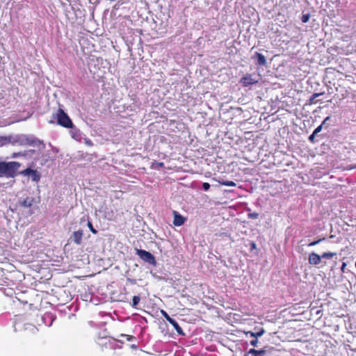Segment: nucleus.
Wrapping results in <instances>:
<instances>
[{"mask_svg": "<svg viewBox=\"0 0 356 356\" xmlns=\"http://www.w3.org/2000/svg\"><path fill=\"white\" fill-rule=\"evenodd\" d=\"M20 165L16 161L0 162V177H13Z\"/></svg>", "mask_w": 356, "mask_h": 356, "instance_id": "obj_1", "label": "nucleus"}, {"mask_svg": "<svg viewBox=\"0 0 356 356\" xmlns=\"http://www.w3.org/2000/svg\"><path fill=\"white\" fill-rule=\"evenodd\" d=\"M15 143L21 146L29 145L37 147L38 150H42L45 147V145L43 141H41L36 138L26 136H18L15 140Z\"/></svg>", "mask_w": 356, "mask_h": 356, "instance_id": "obj_2", "label": "nucleus"}, {"mask_svg": "<svg viewBox=\"0 0 356 356\" xmlns=\"http://www.w3.org/2000/svg\"><path fill=\"white\" fill-rule=\"evenodd\" d=\"M56 118L57 120L58 124L63 127L69 129L74 127L72 121L62 108H59L57 111Z\"/></svg>", "mask_w": 356, "mask_h": 356, "instance_id": "obj_3", "label": "nucleus"}, {"mask_svg": "<svg viewBox=\"0 0 356 356\" xmlns=\"http://www.w3.org/2000/svg\"><path fill=\"white\" fill-rule=\"evenodd\" d=\"M20 174L24 177H30L32 181L38 182L41 179V174L37 170L27 168L22 170Z\"/></svg>", "mask_w": 356, "mask_h": 356, "instance_id": "obj_4", "label": "nucleus"}, {"mask_svg": "<svg viewBox=\"0 0 356 356\" xmlns=\"http://www.w3.org/2000/svg\"><path fill=\"white\" fill-rule=\"evenodd\" d=\"M136 254L144 261L149 263V264L155 265L156 259L154 255L145 250H136Z\"/></svg>", "mask_w": 356, "mask_h": 356, "instance_id": "obj_5", "label": "nucleus"}, {"mask_svg": "<svg viewBox=\"0 0 356 356\" xmlns=\"http://www.w3.org/2000/svg\"><path fill=\"white\" fill-rule=\"evenodd\" d=\"M34 204V198L32 197H26L24 200H20L18 202V206L24 209H28L27 213L28 215H32L33 213V211L32 210V207Z\"/></svg>", "mask_w": 356, "mask_h": 356, "instance_id": "obj_6", "label": "nucleus"}, {"mask_svg": "<svg viewBox=\"0 0 356 356\" xmlns=\"http://www.w3.org/2000/svg\"><path fill=\"white\" fill-rule=\"evenodd\" d=\"M174 215V219H173V224L175 226H181L184 224L186 219L181 215H180L177 211H173Z\"/></svg>", "mask_w": 356, "mask_h": 356, "instance_id": "obj_7", "label": "nucleus"}, {"mask_svg": "<svg viewBox=\"0 0 356 356\" xmlns=\"http://www.w3.org/2000/svg\"><path fill=\"white\" fill-rule=\"evenodd\" d=\"M35 153L34 149H29L23 152H13L11 157L17 158L19 156L31 157Z\"/></svg>", "mask_w": 356, "mask_h": 356, "instance_id": "obj_8", "label": "nucleus"}, {"mask_svg": "<svg viewBox=\"0 0 356 356\" xmlns=\"http://www.w3.org/2000/svg\"><path fill=\"white\" fill-rule=\"evenodd\" d=\"M83 235V232L82 229L74 232L72 236L74 243L79 245H81L82 243Z\"/></svg>", "mask_w": 356, "mask_h": 356, "instance_id": "obj_9", "label": "nucleus"}, {"mask_svg": "<svg viewBox=\"0 0 356 356\" xmlns=\"http://www.w3.org/2000/svg\"><path fill=\"white\" fill-rule=\"evenodd\" d=\"M257 81L254 80L250 74H247L241 78V83L243 86H248L249 85L254 84Z\"/></svg>", "mask_w": 356, "mask_h": 356, "instance_id": "obj_10", "label": "nucleus"}, {"mask_svg": "<svg viewBox=\"0 0 356 356\" xmlns=\"http://www.w3.org/2000/svg\"><path fill=\"white\" fill-rule=\"evenodd\" d=\"M321 256L314 252H312L309 254L308 260L310 264L317 265L321 262Z\"/></svg>", "mask_w": 356, "mask_h": 356, "instance_id": "obj_11", "label": "nucleus"}, {"mask_svg": "<svg viewBox=\"0 0 356 356\" xmlns=\"http://www.w3.org/2000/svg\"><path fill=\"white\" fill-rule=\"evenodd\" d=\"M255 56L257 58V64L261 66H264L266 65V59L265 56L258 52H256Z\"/></svg>", "mask_w": 356, "mask_h": 356, "instance_id": "obj_12", "label": "nucleus"}, {"mask_svg": "<svg viewBox=\"0 0 356 356\" xmlns=\"http://www.w3.org/2000/svg\"><path fill=\"white\" fill-rule=\"evenodd\" d=\"M170 323L173 326L175 330L177 331V332L179 335H181V336L184 335V333L181 327L179 326L178 323L175 319L171 320V322H170Z\"/></svg>", "mask_w": 356, "mask_h": 356, "instance_id": "obj_13", "label": "nucleus"}, {"mask_svg": "<svg viewBox=\"0 0 356 356\" xmlns=\"http://www.w3.org/2000/svg\"><path fill=\"white\" fill-rule=\"evenodd\" d=\"M213 181L218 182L220 185L227 186H236V183L233 181H225L220 180L215 177L212 179Z\"/></svg>", "mask_w": 356, "mask_h": 356, "instance_id": "obj_14", "label": "nucleus"}, {"mask_svg": "<svg viewBox=\"0 0 356 356\" xmlns=\"http://www.w3.org/2000/svg\"><path fill=\"white\" fill-rule=\"evenodd\" d=\"M265 332L264 330L262 328L260 331L257 332H253L252 331H248L246 332V334H250V337H254L255 339H257V337H261L264 333Z\"/></svg>", "mask_w": 356, "mask_h": 356, "instance_id": "obj_15", "label": "nucleus"}, {"mask_svg": "<svg viewBox=\"0 0 356 356\" xmlns=\"http://www.w3.org/2000/svg\"><path fill=\"white\" fill-rule=\"evenodd\" d=\"M250 353H252L254 356H264L266 353V350H256V349H250Z\"/></svg>", "mask_w": 356, "mask_h": 356, "instance_id": "obj_16", "label": "nucleus"}, {"mask_svg": "<svg viewBox=\"0 0 356 356\" xmlns=\"http://www.w3.org/2000/svg\"><path fill=\"white\" fill-rule=\"evenodd\" d=\"M322 93H314L313 94L309 99L308 102L309 104H316L318 101L316 100V98L321 95Z\"/></svg>", "mask_w": 356, "mask_h": 356, "instance_id": "obj_17", "label": "nucleus"}, {"mask_svg": "<svg viewBox=\"0 0 356 356\" xmlns=\"http://www.w3.org/2000/svg\"><path fill=\"white\" fill-rule=\"evenodd\" d=\"M330 117H327L324 120L323 122H322V124L321 125H319L318 127H317L314 131H313V133H314V134H317L318 133H319L321 130H322V127H323V125L326 122V121L329 120H330Z\"/></svg>", "mask_w": 356, "mask_h": 356, "instance_id": "obj_18", "label": "nucleus"}, {"mask_svg": "<svg viewBox=\"0 0 356 356\" xmlns=\"http://www.w3.org/2000/svg\"><path fill=\"white\" fill-rule=\"evenodd\" d=\"M140 296H134L133 297V301H132V303H131V306L134 308H137V306H138V303L140 302Z\"/></svg>", "mask_w": 356, "mask_h": 356, "instance_id": "obj_19", "label": "nucleus"}, {"mask_svg": "<svg viewBox=\"0 0 356 356\" xmlns=\"http://www.w3.org/2000/svg\"><path fill=\"white\" fill-rule=\"evenodd\" d=\"M161 313L162 314V316L166 319L167 321H168L169 323L171 322V320H172L173 318H171L168 314V313L164 311V310H161Z\"/></svg>", "mask_w": 356, "mask_h": 356, "instance_id": "obj_20", "label": "nucleus"}, {"mask_svg": "<svg viewBox=\"0 0 356 356\" xmlns=\"http://www.w3.org/2000/svg\"><path fill=\"white\" fill-rule=\"evenodd\" d=\"M89 229L90 230V232L94 234H96L97 233V229H95L92 224V222L90 221H88V224H87Z\"/></svg>", "mask_w": 356, "mask_h": 356, "instance_id": "obj_21", "label": "nucleus"}, {"mask_svg": "<svg viewBox=\"0 0 356 356\" xmlns=\"http://www.w3.org/2000/svg\"><path fill=\"white\" fill-rule=\"evenodd\" d=\"M309 18H310V14H309V13L304 14V15H302V16L301 17V20L303 23H307L309 20Z\"/></svg>", "mask_w": 356, "mask_h": 356, "instance_id": "obj_22", "label": "nucleus"}, {"mask_svg": "<svg viewBox=\"0 0 356 356\" xmlns=\"http://www.w3.org/2000/svg\"><path fill=\"white\" fill-rule=\"evenodd\" d=\"M322 240H324V238H318L316 241L309 243L308 246H314V245L318 244Z\"/></svg>", "mask_w": 356, "mask_h": 356, "instance_id": "obj_23", "label": "nucleus"}, {"mask_svg": "<svg viewBox=\"0 0 356 356\" xmlns=\"http://www.w3.org/2000/svg\"><path fill=\"white\" fill-rule=\"evenodd\" d=\"M334 256V253L332 252H325L322 254V256L321 257H323V258H332V257Z\"/></svg>", "mask_w": 356, "mask_h": 356, "instance_id": "obj_24", "label": "nucleus"}, {"mask_svg": "<svg viewBox=\"0 0 356 356\" xmlns=\"http://www.w3.org/2000/svg\"><path fill=\"white\" fill-rule=\"evenodd\" d=\"M120 336L122 337H125L127 339V340L129 341H132L134 339V337L132 335L121 334Z\"/></svg>", "mask_w": 356, "mask_h": 356, "instance_id": "obj_25", "label": "nucleus"}, {"mask_svg": "<svg viewBox=\"0 0 356 356\" xmlns=\"http://www.w3.org/2000/svg\"><path fill=\"white\" fill-rule=\"evenodd\" d=\"M248 217L252 219H257L259 217V214L256 212L248 213Z\"/></svg>", "mask_w": 356, "mask_h": 356, "instance_id": "obj_26", "label": "nucleus"}, {"mask_svg": "<svg viewBox=\"0 0 356 356\" xmlns=\"http://www.w3.org/2000/svg\"><path fill=\"white\" fill-rule=\"evenodd\" d=\"M202 188L205 191H207L209 190L210 188V184L207 182H204L202 184Z\"/></svg>", "mask_w": 356, "mask_h": 356, "instance_id": "obj_27", "label": "nucleus"}, {"mask_svg": "<svg viewBox=\"0 0 356 356\" xmlns=\"http://www.w3.org/2000/svg\"><path fill=\"white\" fill-rule=\"evenodd\" d=\"M315 136L316 134H314V133H312L309 136V140L311 143H315Z\"/></svg>", "mask_w": 356, "mask_h": 356, "instance_id": "obj_28", "label": "nucleus"}, {"mask_svg": "<svg viewBox=\"0 0 356 356\" xmlns=\"http://www.w3.org/2000/svg\"><path fill=\"white\" fill-rule=\"evenodd\" d=\"M257 343H258V340H257V339H253V340L250 341V344H251L252 346H257Z\"/></svg>", "mask_w": 356, "mask_h": 356, "instance_id": "obj_29", "label": "nucleus"}, {"mask_svg": "<svg viewBox=\"0 0 356 356\" xmlns=\"http://www.w3.org/2000/svg\"><path fill=\"white\" fill-rule=\"evenodd\" d=\"M250 245H251L252 250L257 248V245H256L255 242H254V241L251 242Z\"/></svg>", "mask_w": 356, "mask_h": 356, "instance_id": "obj_30", "label": "nucleus"}, {"mask_svg": "<svg viewBox=\"0 0 356 356\" xmlns=\"http://www.w3.org/2000/svg\"><path fill=\"white\" fill-rule=\"evenodd\" d=\"M245 356H254L252 353H250V350L245 353Z\"/></svg>", "mask_w": 356, "mask_h": 356, "instance_id": "obj_31", "label": "nucleus"}, {"mask_svg": "<svg viewBox=\"0 0 356 356\" xmlns=\"http://www.w3.org/2000/svg\"><path fill=\"white\" fill-rule=\"evenodd\" d=\"M353 34L356 36V25L355 26V31H354Z\"/></svg>", "mask_w": 356, "mask_h": 356, "instance_id": "obj_32", "label": "nucleus"}, {"mask_svg": "<svg viewBox=\"0 0 356 356\" xmlns=\"http://www.w3.org/2000/svg\"><path fill=\"white\" fill-rule=\"evenodd\" d=\"M159 165H163V163H159Z\"/></svg>", "mask_w": 356, "mask_h": 356, "instance_id": "obj_33", "label": "nucleus"}]
</instances>
